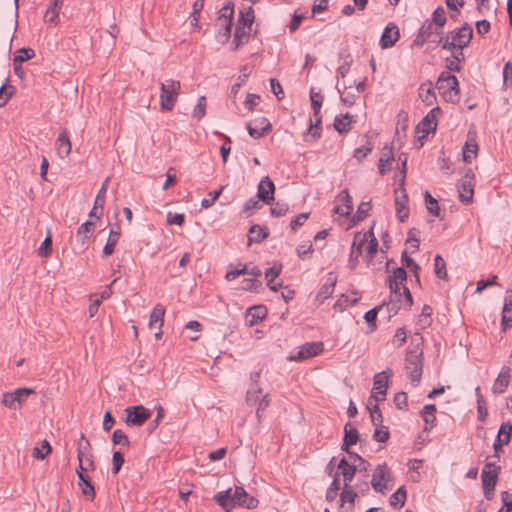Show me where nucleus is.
<instances>
[{
	"label": "nucleus",
	"mask_w": 512,
	"mask_h": 512,
	"mask_svg": "<svg viewBox=\"0 0 512 512\" xmlns=\"http://www.w3.org/2000/svg\"><path fill=\"white\" fill-rule=\"evenodd\" d=\"M378 240L376 239L373 226L366 232H357L354 235L349 256V266L354 269L360 256L369 265L378 251Z\"/></svg>",
	"instance_id": "nucleus-1"
},
{
	"label": "nucleus",
	"mask_w": 512,
	"mask_h": 512,
	"mask_svg": "<svg viewBox=\"0 0 512 512\" xmlns=\"http://www.w3.org/2000/svg\"><path fill=\"white\" fill-rule=\"evenodd\" d=\"M473 30L468 24L449 32L445 37L439 36L437 44L451 52H459L467 47L472 39Z\"/></svg>",
	"instance_id": "nucleus-2"
},
{
	"label": "nucleus",
	"mask_w": 512,
	"mask_h": 512,
	"mask_svg": "<svg viewBox=\"0 0 512 512\" xmlns=\"http://www.w3.org/2000/svg\"><path fill=\"white\" fill-rule=\"evenodd\" d=\"M398 161L401 162V177L399 180V187L395 189V209L396 215L401 222H404L409 215V209L407 207L408 204V196L406 190L404 189V182L406 177V157L402 158V155L399 156Z\"/></svg>",
	"instance_id": "nucleus-3"
},
{
	"label": "nucleus",
	"mask_w": 512,
	"mask_h": 512,
	"mask_svg": "<svg viewBox=\"0 0 512 512\" xmlns=\"http://www.w3.org/2000/svg\"><path fill=\"white\" fill-rule=\"evenodd\" d=\"M181 83L178 80L166 79L160 83V109L173 110L180 94Z\"/></svg>",
	"instance_id": "nucleus-4"
},
{
	"label": "nucleus",
	"mask_w": 512,
	"mask_h": 512,
	"mask_svg": "<svg viewBox=\"0 0 512 512\" xmlns=\"http://www.w3.org/2000/svg\"><path fill=\"white\" fill-rule=\"evenodd\" d=\"M436 87L447 102L456 103L459 101V83L454 75L448 72L441 73Z\"/></svg>",
	"instance_id": "nucleus-5"
},
{
	"label": "nucleus",
	"mask_w": 512,
	"mask_h": 512,
	"mask_svg": "<svg viewBox=\"0 0 512 512\" xmlns=\"http://www.w3.org/2000/svg\"><path fill=\"white\" fill-rule=\"evenodd\" d=\"M423 351L416 345L414 348L410 349L406 355V370L409 373V377L412 382H419L422 376V360Z\"/></svg>",
	"instance_id": "nucleus-6"
},
{
	"label": "nucleus",
	"mask_w": 512,
	"mask_h": 512,
	"mask_svg": "<svg viewBox=\"0 0 512 512\" xmlns=\"http://www.w3.org/2000/svg\"><path fill=\"white\" fill-rule=\"evenodd\" d=\"M392 481L390 470L386 463L379 464L372 475L371 485L372 488L379 493H384L386 490L392 488L390 482Z\"/></svg>",
	"instance_id": "nucleus-7"
},
{
	"label": "nucleus",
	"mask_w": 512,
	"mask_h": 512,
	"mask_svg": "<svg viewBox=\"0 0 512 512\" xmlns=\"http://www.w3.org/2000/svg\"><path fill=\"white\" fill-rule=\"evenodd\" d=\"M499 470L500 467L491 462L486 463L482 470L481 478L483 491L487 499L492 498L497 483Z\"/></svg>",
	"instance_id": "nucleus-8"
},
{
	"label": "nucleus",
	"mask_w": 512,
	"mask_h": 512,
	"mask_svg": "<svg viewBox=\"0 0 512 512\" xmlns=\"http://www.w3.org/2000/svg\"><path fill=\"white\" fill-rule=\"evenodd\" d=\"M35 391L31 388H18L13 392H6L3 394V404L10 409H19L25 402L29 395L34 394Z\"/></svg>",
	"instance_id": "nucleus-9"
},
{
	"label": "nucleus",
	"mask_w": 512,
	"mask_h": 512,
	"mask_svg": "<svg viewBox=\"0 0 512 512\" xmlns=\"http://www.w3.org/2000/svg\"><path fill=\"white\" fill-rule=\"evenodd\" d=\"M475 186V174L471 169H468L458 185V192L460 200L469 204L472 202Z\"/></svg>",
	"instance_id": "nucleus-10"
},
{
	"label": "nucleus",
	"mask_w": 512,
	"mask_h": 512,
	"mask_svg": "<svg viewBox=\"0 0 512 512\" xmlns=\"http://www.w3.org/2000/svg\"><path fill=\"white\" fill-rule=\"evenodd\" d=\"M441 113L439 107L431 109L423 120L416 127L418 139L425 138L429 133L434 132L437 127V115Z\"/></svg>",
	"instance_id": "nucleus-11"
},
{
	"label": "nucleus",
	"mask_w": 512,
	"mask_h": 512,
	"mask_svg": "<svg viewBox=\"0 0 512 512\" xmlns=\"http://www.w3.org/2000/svg\"><path fill=\"white\" fill-rule=\"evenodd\" d=\"M77 457L80 469L88 471L95 468L92 454L90 453V444L83 434L77 444Z\"/></svg>",
	"instance_id": "nucleus-12"
},
{
	"label": "nucleus",
	"mask_w": 512,
	"mask_h": 512,
	"mask_svg": "<svg viewBox=\"0 0 512 512\" xmlns=\"http://www.w3.org/2000/svg\"><path fill=\"white\" fill-rule=\"evenodd\" d=\"M124 412L126 414L125 422L133 426H141L151 416L150 410L143 405L127 407Z\"/></svg>",
	"instance_id": "nucleus-13"
},
{
	"label": "nucleus",
	"mask_w": 512,
	"mask_h": 512,
	"mask_svg": "<svg viewBox=\"0 0 512 512\" xmlns=\"http://www.w3.org/2000/svg\"><path fill=\"white\" fill-rule=\"evenodd\" d=\"M323 350L322 342H309L302 345L299 351L289 356L290 361H302L320 354Z\"/></svg>",
	"instance_id": "nucleus-14"
},
{
	"label": "nucleus",
	"mask_w": 512,
	"mask_h": 512,
	"mask_svg": "<svg viewBox=\"0 0 512 512\" xmlns=\"http://www.w3.org/2000/svg\"><path fill=\"white\" fill-rule=\"evenodd\" d=\"M274 192L275 185L273 181L269 178V176H264L258 184L257 197L264 203L271 204V202L274 200Z\"/></svg>",
	"instance_id": "nucleus-15"
},
{
	"label": "nucleus",
	"mask_w": 512,
	"mask_h": 512,
	"mask_svg": "<svg viewBox=\"0 0 512 512\" xmlns=\"http://www.w3.org/2000/svg\"><path fill=\"white\" fill-rule=\"evenodd\" d=\"M247 130L252 138L258 139L271 130V124L267 118L259 117L247 125Z\"/></svg>",
	"instance_id": "nucleus-16"
},
{
	"label": "nucleus",
	"mask_w": 512,
	"mask_h": 512,
	"mask_svg": "<svg viewBox=\"0 0 512 512\" xmlns=\"http://www.w3.org/2000/svg\"><path fill=\"white\" fill-rule=\"evenodd\" d=\"M388 377L386 372L378 373L374 376L373 381V395L372 397L376 402L383 401L387 392Z\"/></svg>",
	"instance_id": "nucleus-17"
},
{
	"label": "nucleus",
	"mask_w": 512,
	"mask_h": 512,
	"mask_svg": "<svg viewBox=\"0 0 512 512\" xmlns=\"http://www.w3.org/2000/svg\"><path fill=\"white\" fill-rule=\"evenodd\" d=\"M231 501L248 509L256 508L258 505V500L252 496H249L243 487L235 488V491L231 497Z\"/></svg>",
	"instance_id": "nucleus-18"
},
{
	"label": "nucleus",
	"mask_w": 512,
	"mask_h": 512,
	"mask_svg": "<svg viewBox=\"0 0 512 512\" xmlns=\"http://www.w3.org/2000/svg\"><path fill=\"white\" fill-rule=\"evenodd\" d=\"M389 287L391 292V302H399L401 300L402 296V290L403 294L405 296V300L407 302L408 306H411L413 303L411 293L409 289L402 283L399 284V282H396L395 280H389Z\"/></svg>",
	"instance_id": "nucleus-19"
},
{
	"label": "nucleus",
	"mask_w": 512,
	"mask_h": 512,
	"mask_svg": "<svg viewBox=\"0 0 512 512\" xmlns=\"http://www.w3.org/2000/svg\"><path fill=\"white\" fill-rule=\"evenodd\" d=\"M233 8L225 6L220 10V14L217 19V24L220 28H224V37L229 38L232 27Z\"/></svg>",
	"instance_id": "nucleus-20"
},
{
	"label": "nucleus",
	"mask_w": 512,
	"mask_h": 512,
	"mask_svg": "<svg viewBox=\"0 0 512 512\" xmlns=\"http://www.w3.org/2000/svg\"><path fill=\"white\" fill-rule=\"evenodd\" d=\"M395 161L394 153L391 147L384 146L380 159L378 162V170L381 175H385L392 167V163Z\"/></svg>",
	"instance_id": "nucleus-21"
},
{
	"label": "nucleus",
	"mask_w": 512,
	"mask_h": 512,
	"mask_svg": "<svg viewBox=\"0 0 512 512\" xmlns=\"http://www.w3.org/2000/svg\"><path fill=\"white\" fill-rule=\"evenodd\" d=\"M399 38V30L396 25L389 24L384 29L380 38V45L382 48L392 47Z\"/></svg>",
	"instance_id": "nucleus-22"
},
{
	"label": "nucleus",
	"mask_w": 512,
	"mask_h": 512,
	"mask_svg": "<svg viewBox=\"0 0 512 512\" xmlns=\"http://www.w3.org/2000/svg\"><path fill=\"white\" fill-rule=\"evenodd\" d=\"M463 160L465 162H471L478 155V144L475 136L471 133L468 134L467 140L462 150Z\"/></svg>",
	"instance_id": "nucleus-23"
},
{
	"label": "nucleus",
	"mask_w": 512,
	"mask_h": 512,
	"mask_svg": "<svg viewBox=\"0 0 512 512\" xmlns=\"http://www.w3.org/2000/svg\"><path fill=\"white\" fill-rule=\"evenodd\" d=\"M337 473L343 477L344 485H350L355 476L356 467L349 464L345 458H342L337 466Z\"/></svg>",
	"instance_id": "nucleus-24"
},
{
	"label": "nucleus",
	"mask_w": 512,
	"mask_h": 512,
	"mask_svg": "<svg viewBox=\"0 0 512 512\" xmlns=\"http://www.w3.org/2000/svg\"><path fill=\"white\" fill-rule=\"evenodd\" d=\"M56 150L61 159L66 158L71 152V142L65 130L62 131L57 138Z\"/></svg>",
	"instance_id": "nucleus-25"
},
{
	"label": "nucleus",
	"mask_w": 512,
	"mask_h": 512,
	"mask_svg": "<svg viewBox=\"0 0 512 512\" xmlns=\"http://www.w3.org/2000/svg\"><path fill=\"white\" fill-rule=\"evenodd\" d=\"M336 284V277L330 275V277L327 279V282L322 285L320 290L318 291L315 300L321 304L323 303L328 297H330L334 291V287Z\"/></svg>",
	"instance_id": "nucleus-26"
},
{
	"label": "nucleus",
	"mask_w": 512,
	"mask_h": 512,
	"mask_svg": "<svg viewBox=\"0 0 512 512\" xmlns=\"http://www.w3.org/2000/svg\"><path fill=\"white\" fill-rule=\"evenodd\" d=\"M339 198L343 204L337 205L334 208V212L341 216H348L353 210L352 199L346 190L341 192Z\"/></svg>",
	"instance_id": "nucleus-27"
},
{
	"label": "nucleus",
	"mask_w": 512,
	"mask_h": 512,
	"mask_svg": "<svg viewBox=\"0 0 512 512\" xmlns=\"http://www.w3.org/2000/svg\"><path fill=\"white\" fill-rule=\"evenodd\" d=\"M164 316H165V308L162 304H157L150 315L149 320V327L154 328L157 327L158 329L162 328L164 323Z\"/></svg>",
	"instance_id": "nucleus-28"
},
{
	"label": "nucleus",
	"mask_w": 512,
	"mask_h": 512,
	"mask_svg": "<svg viewBox=\"0 0 512 512\" xmlns=\"http://www.w3.org/2000/svg\"><path fill=\"white\" fill-rule=\"evenodd\" d=\"M251 31L252 30H248L247 28L240 25L236 26L233 39L234 50L238 49L240 46L246 44L249 41Z\"/></svg>",
	"instance_id": "nucleus-29"
},
{
	"label": "nucleus",
	"mask_w": 512,
	"mask_h": 512,
	"mask_svg": "<svg viewBox=\"0 0 512 512\" xmlns=\"http://www.w3.org/2000/svg\"><path fill=\"white\" fill-rule=\"evenodd\" d=\"M419 97L427 106H431L434 103L436 97L431 82L423 83L420 86Z\"/></svg>",
	"instance_id": "nucleus-30"
},
{
	"label": "nucleus",
	"mask_w": 512,
	"mask_h": 512,
	"mask_svg": "<svg viewBox=\"0 0 512 512\" xmlns=\"http://www.w3.org/2000/svg\"><path fill=\"white\" fill-rule=\"evenodd\" d=\"M345 435L343 439L342 449L348 452L350 446L358 441V431L356 428L351 427L350 424L345 425Z\"/></svg>",
	"instance_id": "nucleus-31"
},
{
	"label": "nucleus",
	"mask_w": 512,
	"mask_h": 512,
	"mask_svg": "<svg viewBox=\"0 0 512 512\" xmlns=\"http://www.w3.org/2000/svg\"><path fill=\"white\" fill-rule=\"evenodd\" d=\"M95 229V223L91 220L86 221L83 223L78 231H77V239L81 242V245L84 246L86 243V240L89 239V237L92 235Z\"/></svg>",
	"instance_id": "nucleus-32"
},
{
	"label": "nucleus",
	"mask_w": 512,
	"mask_h": 512,
	"mask_svg": "<svg viewBox=\"0 0 512 512\" xmlns=\"http://www.w3.org/2000/svg\"><path fill=\"white\" fill-rule=\"evenodd\" d=\"M280 273H281V265H279V266L274 265V266L268 268L265 272V278L267 279V285L273 291H277L282 286L281 283H278V284L274 283V280L279 276Z\"/></svg>",
	"instance_id": "nucleus-33"
},
{
	"label": "nucleus",
	"mask_w": 512,
	"mask_h": 512,
	"mask_svg": "<svg viewBox=\"0 0 512 512\" xmlns=\"http://www.w3.org/2000/svg\"><path fill=\"white\" fill-rule=\"evenodd\" d=\"M119 238H120V228L117 227V229H111L108 239H107V243L103 248V255L105 257L111 255L114 252L115 246H116Z\"/></svg>",
	"instance_id": "nucleus-34"
},
{
	"label": "nucleus",
	"mask_w": 512,
	"mask_h": 512,
	"mask_svg": "<svg viewBox=\"0 0 512 512\" xmlns=\"http://www.w3.org/2000/svg\"><path fill=\"white\" fill-rule=\"evenodd\" d=\"M436 407L434 404H427L423 407L421 414L423 420L425 421L426 427L425 430L432 428L436 423L435 416Z\"/></svg>",
	"instance_id": "nucleus-35"
},
{
	"label": "nucleus",
	"mask_w": 512,
	"mask_h": 512,
	"mask_svg": "<svg viewBox=\"0 0 512 512\" xmlns=\"http://www.w3.org/2000/svg\"><path fill=\"white\" fill-rule=\"evenodd\" d=\"M352 122L353 117L346 113L335 118L334 127L339 133L343 134L351 129Z\"/></svg>",
	"instance_id": "nucleus-36"
},
{
	"label": "nucleus",
	"mask_w": 512,
	"mask_h": 512,
	"mask_svg": "<svg viewBox=\"0 0 512 512\" xmlns=\"http://www.w3.org/2000/svg\"><path fill=\"white\" fill-rule=\"evenodd\" d=\"M266 316V309L263 306H254L248 309L247 321L251 326L257 324Z\"/></svg>",
	"instance_id": "nucleus-37"
},
{
	"label": "nucleus",
	"mask_w": 512,
	"mask_h": 512,
	"mask_svg": "<svg viewBox=\"0 0 512 512\" xmlns=\"http://www.w3.org/2000/svg\"><path fill=\"white\" fill-rule=\"evenodd\" d=\"M509 381H510L509 371L508 370L501 371L493 384V387H492L493 392L498 393V394L503 393L505 391V389L508 387Z\"/></svg>",
	"instance_id": "nucleus-38"
},
{
	"label": "nucleus",
	"mask_w": 512,
	"mask_h": 512,
	"mask_svg": "<svg viewBox=\"0 0 512 512\" xmlns=\"http://www.w3.org/2000/svg\"><path fill=\"white\" fill-rule=\"evenodd\" d=\"M254 19L255 15L253 9L251 7L245 8L240 11V17L238 19L237 25L245 27L248 30H252Z\"/></svg>",
	"instance_id": "nucleus-39"
},
{
	"label": "nucleus",
	"mask_w": 512,
	"mask_h": 512,
	"mask_svg": "<svg viewBox=\"0 0 512 512\" xmlns=\"http://www.w3.org/2000/svg\"><path fill=\"white\" fill-rule=\"evenodd\" d=\"M356 497L357 493L354 489L350 485H344L340 494V507H344L345 503H349V509H352Z\"/></svg>",
	"instance_id": "nucleus-40"
},
{
	"label": "nucleus",
	"mask_w": 512,
	"mask_h": 512,
	"mask_svg": "<svg viewBox=\"0 0 512 512\" xmlns=\"http://www.w3.org/2000/svg\"><path fill=\"white\" fill-rule=\"evenodd\" d=\"M434 25L438 27L435 29V34L440 36L442 34V27L446 23V15L445 10L442 7H438L433 12V20L431 21Z\"/></svg>",
	"instance_id": "nucleus-41"
},
{
	"label": "nucleus",
	"mask_w": 512,
	"mask_h": 512,
	"mask_svg": "<svg viewBox=\"0 0 512 512\" xmlns=\"http://www.w3.org/2000/svg\"><path fill=\"white\" fill-rule=\"evenodd\" d=\"M337 90L341 93V100L344 104L352 106L355 103L357 94L355 93L356 91L352 85L345 86L343 90L337 86Z\"/></svg>",
	"instance_id": "nucleus-42"
},
{
	"label": "nucleus",
	"mask_w": 512,
	"mask_h": 512,
	"mask_svg": "<svg viewBox=\"0 0 512 512\" xmlns=\"http://www.w3.org/2000/svg\"><path fill=\"white\" fill-rule=\"evenodd\" d=\"M268 236V232L266 229L262 228L259 225H253L249 230V242H261Z\"/></svg>",
	"instance_id": "nucleus-43"
},
{
	"label": "nucleus",
	"mask_w": 512,
	"mask_h": 512,
	"mask_svg": "<svg viewBox=\"0 0 512 512\" xmlns=\"http://www.w3.org/2000/svg\"><path fill=\"white\" fill-rule=\"evenodd\" d=\"M367 408L370 412L373 425L376 427L381 426L383 423V417L378 404H372L371 399H369Z\"/></svg>",
	"instance_id": "nucleus-44"
},
{
	"label": "nucleus",
	"mask_w": 512,
	"mask_h": 512,
	"mask_svg": "<svg viewBox=\"0 0 512 512\" xmlns=\"http://www.w3.org/2000/svg\"><path fill=\"white\" fill-rule=\"evenodd\" d=\"M252 71V67L248 66V65H245L241 68V71H240V75L238 77V82L235 83L233 86H232V89H231V93L233 94V96L235 97L237 95V93L239 92V89L241 87V85L247 80V78L249 77L250 73Z\"/></svg>",
	"instance_id": "nucleus-45"
},
{
	"label": "nucleus",
	"mask_w": 512,
	"mask_h": 512,
	"mask_svg": "<svg viewBox=\"0 0 512 512\" xmlns=\"http://www.w3.org/2000/svg\"><path fill=\"white\" fill-rule=\"evenodd\" d=\"M511 435H512V425L509 422L503 423L500 426L497 440L501 444L506 445L510 442Z\"/></svg>",
	"instance_id": "nucleus-46"
},
{
	"label": "nucleus",
	"mask_w": 512,
	"mask_h": 512,
	"mask_svg": "<svg viewBox=\"0 0 512 512\" xmlns=\"http://www.w3.org/2000/svg\"><path fill=\"white\" fill-rule=\"evenodd\" d=\"M406 500V490L404 487L398 488V490L390 496L389 502L393 507H402Z\"/></svg>",
	"instance_id": "nucleus-47"
},
{
	"label": "nucleus",
	"mask_w": 512,
	"mask_h": 512,
	"mask_svg": "<svg viewBox=\"0 0 512 512\" xmlns=\"http://www.w3.org/2000/svg\"><path fill=\"white\" fill-rule=\"evenodd\" d=\"M453 58L446 59V68L451 71H460V63L464 60L463 52H452Z\"/></svg>",
	"instance_id": "nucleus-48"
},
{
	"label": "nucleus",
	"mask_w": 512,
	"mask_h": 512,
	"mask_svg": "<svg viewBox=\"0 0 512 512\" xmlns=\"http://www.w3.org/2000/svg\"><path fill=\"white\" fill-rule=\"evenodd\" d=\"M34 56L35 52L33 49L21 48L16 51L13 62L21 64L24 61L32 59Z\"/></svg>",
	"instance_id": "nucleus-49"
},
{
	"label": "nucleus",
	"mask_w": 512,
	"mask_h": 512,
	"mask_svg": "<svg viewBox=\"0 0 512 512\" xmlns=\"http://www.w3.org/2000/svg\"><path fill=\"white\" fill-rule=\"evenodd\" d=\"M434 271L438 278H440V279L447 278L446 264L441 255L435 256Z\"/></svg>",
	"instance_id": "nucleus-50"
},
{
	"label": "nucleus",
	"mask_w": 512,
	"mask_h": 512,
	"mask_svg": "<svg viewBox=\"0 0 512 512\" xmlns=\"http://www.w3.org/2000/svg\"><path fill=\"white\" fill-rule=\"evenodd\" d=\"M425 202H426L427 210L430 214H432L433 216L440 215V209L438 206V202L435 198H433L431 196V194L428 191L425 192Z\"/></svg>",
	"instance_id": "nucleus-51"
},
{
	"label": "nucleus",
	"mask_w": 512,
	"mask_h": 512,
	"mask_svg": "<svg viewBox=\"0 0 512 512\" xmlns=\"http://www.w3.org/2000/svg\"><path fill=\"white\" fill-rule=\"evenodd\" d=\"M310 98H311V106H312V109L314 112V116L318 117L320 114V108L322 105L323 96L320 93L314 92L313 90H311Z\"/></svg>",
	"instance_id": "nucleus-52"
},
{
	"label": "nucleus",
	"mask_w": 512,
	"mask_h": 512,
	"mask_svg": "<svg viewBox=\"0 0 512 512\" xmlns=\"http://www.w3.org/2000/svg\"><path fill=\"white\" fill-rule=\"evenodd\" d=\"M108 182H109V177H107L104 180V182L102 183V185L96 195V198H95L96 206H99L101 210H103V207L105 204V197H106Z\"/></svg>",
	"instance_id": "nucleus-53"
},
{
	"label": "nucleus",
	"mask_w": 512,
	"mask_h": 512,
	"mask_svg": "<svg viewBox=\"0 0 512 512\" xmlns=\"http://www.w3.org/2000/svg\"><path fill=\"white\" fill-rule=\"evenodd\" d=\"M51 451V446L48 441L44 440L40 447H35L33 450V456L37 459L43 460L46 455Z\"/></svg>",
	"instance_id": "nucleus-54"
},
{
	"label": "nucleus",
	"mask_w": 512,
	"mask_h": 512,
	"mask_svg": "<svg viewBox=\"0 0 512 512\" xmlns=\"http://www.w3.org/2000/svg\"><path fill=\"white\" fill-rule=\"evenodd\" d=\"M59 10L60 6L50 4L44 16L45 21L56 24L58 21Z\"/></svg>",
	"instance_id": "nucleus-55"
},
{
	"label": "nucleus",
	"mask_w": 512,
	"mask_h": 512,
	"mask_svg": "<svg viewBox=\"0 0 512 512\" xmlns=\"http://www.w3.org/2000/svg\"><path fill=\"white\" fill-rule=\"evenodd\" d=\"M380 309H381V306L375 307V308L367 311L364 315V318H365L367 324L369 325L371 332L376 329L375 322H376V318H377V315H378V312Z\"/></svg>",
	"instance_id": "nucleus-56"
},
{
	"label": "nucleus",
	"mask_w": 512,
	"mask_h": 512,
	"mask_svg": "<svg viewBox=\"0 0 512 512\" xmlns=\"http://www.w3.org/2000/svg\"><path fill=\"white\" fill-rule=\"evenodd\" d=\"M261 394V388L259 386H251L247 391L246 401L249 405H256Z\"/></svg>",
	"instance_id": "nucleus-57"
},
{
	"label": "nucleus",
	"mask_w": 512,
	"mask_h": 512,
	"mask_svg": "<svg viewBox=\"0 0 512 512\" xmlns=\"http://www.w3.org/2000/svg\"><path fill=\"white\" fill-rule=\"evenodd\" d=\"M206 113V98L201 96L198 98L197 104L193 110V116L200 120Z\"/></svg>",
	"instance_id": "nucleus-58"
},
{
	"label": "nucleus",
	"mask_w": 512,
	"mask_h": 512,
	"mask_svg": "<svg viewBox=\"0 0 512 512\" xmlns=\"http://www.w3.org/2000/svg\"><path fill=\"white\" fill-rule=\"evenodd\" d=\"M225 186H221L219 188V190L217 191H214V192H210L208 194L209 198H204L202 199L201 201V206L205 209L211 207L215 201L218 199L219 195L221 194V192L224 190Z\"/></svg>",
	"instance_id": "nucleus-59"
},
{
	"label": "nucleus",
	"mask_w": 512,
	"mask_h": 512,
	"mask_svg": "<svg viewBox=\"0 0 512 512\" xmlns=\"http://www.w3.org/2000/svg\"><path fill=\"white\" fill-rule=\"evenodd\" d=\"M52 252V239L48 235L38 248V255L40 257H48Z\"/></svg>",
	"instance_id": "nucleus-60"
},
{
	"label": "nucleus",
	"mask_w": 512,
	"mask_h": 512,
	"mask_svg": "<svg viewBox=\"0 0 512 512\" xmlns=\"http://www.w3.org/2000/svg\"><path fill=\"white\" fill-rule=\"evenodd\" d=\"M112 442L116 445L128 446L130 444L127 435L120 429L113 432Z\"/></svg>",
	"instance_id": "nucleus-61"
},
{
	"label": "nucleus",
	"mask_w": 512,
	"mask_h": 512,
	"mask_svg": "<svg viewBox=\"0 0 512 512\" xmlns=\"http://www.w3.org/2000/svg\"><path fill=\"white\" fill-rule=\"evenodd\" d=\"M260 208H261V204L259 203V201L254 198H251L244 203L243 212L247 216H250L254 213V211H256Z\"/></svg>",
	"instance_id": "nucleus-62"
},
{
	"label": "nucleus",
	"mask_w": 512,
	"mask_h": 512,
	"mask_svg": "<svg viewBox=\"0 0 512 512\" xmlns=\"http://www.w3.org/2000/svg\"><path fill=\"white\" fill-rule=\"evenodd\" d=\"M288 209L289 206L287 203L278 201L271 207L270 211L273 216L280 217L284 216Z\"/></svg>",
	"instance_id": "nucleus-63"
},
{
	"label": "nucleus",
	"mask_w": 512,
	"mask_h": 512,
	"mask_svg": "<svg viewBox=\"0 0 512 512\" xmlns=\"http://www.w3.org/2000/svg\"><path fill=\"white\" fill-rule=\"evenodd\" d=\"M373 438L377 442H386L389 439V431L386 427L378 426L376 427Z\"/></svg>",
	"instance_id": "nucleus-64"
}]
</instances>
